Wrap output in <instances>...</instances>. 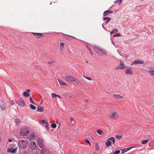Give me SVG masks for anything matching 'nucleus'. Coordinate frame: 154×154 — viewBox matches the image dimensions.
I'll list each match as a JSON object with an SVG mask.
<instances>
[{"label":"nucleus","mask_w":154,"mask_h":154,"mask_svg":"<svg viewBox=\"0 0 154 154\" xmlns=\"http://www.w3.org/2000/svg\"><path fill=\"white\" fill-rule=\"evenodd\" d=\"M83 77L91 81L92 80V79L90 78L87 77L85 76H83Z\"/></svg>","instance_id":"obj_46"},{"label":"nucleus","mask_w":154,"mask_h":154,"mask_svg":"<svg viewBox=\"0 0 154 154\" xmlns=\"http://www.w3.org/2000/svg\"><path fill=\"white\" fill-rule=\"evenodd\" d=\"M15 122L16 124H18L20 122V121L19 119L18 118H16L14 119Z\"/></svg>","instance_id":"obj_31"},{"label":"nucleus","mask_w":154,"mask_h":154,"mask_svg":"<svg viewBox=\"0 0 154 154\" xmlns=\"http://www.w3.org/2000/svg\"><path fill=\"white\" fill-rule=\"evenodd\" d=\"M110 140L108 139L106 143L105 144L106 147L109 148V146H110L112 144V142L110 141Z\"/></svg>","instance_id":"obj_21"},{"label":"nucleus","mask_w":154,"mask_h":154,"mask_svg":"<svg viewBox=\"0 0 154 154\" xmlns=\"http://www.w3.org/2000/svg\"><path fill=\"white\" fill-rule=\"evenodd\" d=\"M58 81L59 84L61 85H65L66 86H68V85L65 83V82L62 80H58Z\"/></svg>","instance_id":"obj_20"},{"label":"nucleus","mask_w":154,"mask_h":154,"mask_svg":"<svg viewBox=\"0 0 154 154\" xmlns=\"http://www.w3.org/2000/svg\"><path fill=\"white\" fill-rule=\"evenodd\" d=\"M150 69L151 70H149L148 71L150 75L154 76V69H151V68H150Z\"/></svg>","instance_id":"obj_26"},{"label":"nucleus","mask_w":154,"mask_h":154,"mask_svg":"<svg viewBox=\"0 0 154 154\" xmlns=\"http://www.w3.org/2000/svg\"><path fill=\"white\" fill-rule=\"evenodd\" d=\"M14 104V100H12L11 102H10V104L11 105H13Z\"/></svg>","instance_id":"obj_50"},{"label":"nucleus","mask_w":154,"mask_h":154,"mask_svg":"<svg viewBox=\"0 0 154 154\" xmlns=\"http://www.w3.org/2000/svg\"><path fill=\"white\" fill-rule=\"evenodd\" d=\"M46 128H47V129L48 130H49V128H50V127H49V123L48 122H47V124H46Z\"/></svg>","instance_id":"obj_36"},{"label":"nucleus","mask_w":154,"mask_h":154,"mask_svg":"<svg viewBox=\"0 0 154 154\" xmlns=\"http://www.w3.org/2000/svg\"><path fill=\"white\" fill-rule=\"evenodd\" d=\"M41 122L43 123V124H47V123L48 122H46V121L45 120H42V121H41Z\"/></svg>","instance_id":"obj_41"},{"label":"nucleus","mask_w":154,"mask_h":154,"mask_svg":"<svg viewBox=\"0 0 154 154\" xmlns=\"http://www.w3.org/2000/svg\"><path fill=\"white\" fill-rule=\"evenodd\" d=\"M51 127L53 128H55L57 126L54 123L51 124Z\"/></svg>","instance_id":"obj_35"},{"label":"nucleus","mask_w":154,"mask_h":154,"mask_svg":"<svg viewBox=\"0 0 154 154\" xmlns=\"http://www.w3.org/2000/svg\"><path fill=\"white\" fill-rule=\"evenodd\" d=\"M100 49V48L97 46H94V50L98 54H99V51Z\"/></svg>","instance_id":"obj_17"},{"label":"nucleus","mask_w":154,"mask_h":154,"mask_svg":"<svg viewBox=\"0 0 154 154\" xmlns=\"http://www.w3.org/2000/svg\"><path fill=\"white\" fill-rule=\"evenodd\" d=\"M103 20L104 21H106L107 20V21L106 22V24H107L108 22L111 20V18L108 17H106L104 18Z\"/></svg>","instance_id":"obj_24"},{"label":"nucleus","mask_w":154,"mask_h":154,"mask_svg":"<svg viewBox=\"0 0 154 154\" xmlns=\"http://www.w3.org/2000/svg\"><path fill=\"white\" fill-rule=\"evenodd\" d=\"M29 98H30V102L32 103H33V104L35 102L32 100L31 97H30Z\"/></svg>","instance_id":"obj_47"},{"label":"nucleus","mask_w":154,"mask_h":154,"mask_svg":"<svg viewBox=\"0 0 154 154\" xmlns=\"http://www.w3.org/2000/svg\"><path fill=\"white\" fill-rule=\"evenodd\" d=\"M8 141L9 142H11L12 141V140L11 139H8Z\"/></svg>","instance_id":"obj_52"},{"label":"nucleus","mask_w":154,"mask_h":154,"mask_svg":"<svg viewBox=\"0 0 154 154\" xmlns=\"http://www.w3.org/2000/svg\"><path fill=\"white\" fill-rule=\"evenodd\" d=\"M30 108L32 109L35 110L36 109V107L32 104H30L29 105Z\"/></svg>","instance_id":"obj_34"},{"label":"nucleus","mask_w":154,"mask_h":154,"mask_svg":"<svg viewBox=\"0 0 154 154\" xmlns=\"http://www.w3.org/2000/svg\"><path fill=\"white\" fill-rule=\"evenodd\" d=\"M119 116V115L117 113L115 112H113L109 115L108 117L111 119H115L118 118Z\"/></svg>","instance_id":"obj_5"},{"label":"nucleus","mask_w":154,"mask_h":154,"mask_svg":"<svg viewBox=\"0 0 154 154\" xmlns=\"http://www.w3.org/2000/svg\"><path fill=\"white\" fill-rule=\"evenodd\" d=\"M37 38H41L43 36L44 34L43 33L31 32Z\"/></svg>","instance_id":"obj_9"},{"label":"nucleus","mask_w":154,"mask_h":154,"mask_svg":"<svg viewBox=\"0 0 154 154\" xmlns=\"http://www.w3.org/2000/svg\"><path fill=\"white\" fill-rule=\"evenodd\" d=\"M120 152V151L118 150L116 151L113 154H119Z\"/></svg>","instance_id":"obj_42"},{"label":"nucleus","mask_w":154,"mask_h":154,"mask_svg":"<svg viewBox=\"0 0 154 154\" xmlns=\"http://www.w3.org/2000/svg\"><path fill=\"white\" fill-rule=\"evenodd\" d=\"M16 103L20 106L24 107L25 106L24 100L22 98H20L19 101L16 102Z\"/></svg>","instance_id":"obj_7"},{"label":"nucleus","mask_w":154,"mask_h":154,"mask_svg":"<svg viewBox=\"0 0 154 154\" xmlns=\"http://www.w3.org/2000/svg\"><path fill=\"white\" fill-rule=\"evenodd\" d=\"M74 77L70 75L66 76V81L67 82H72L73 81L74 79Z\"/></svg>","instance_id":"obj_8"},{"label":"nucleus","mask_w":154,"mask_h":154,"mask_svg":"<svg viewBox=\"0 0 154 154\" xmlns=\"http://www.w3.org/2000/svg\"><path fill=\"white\" fill-rule=\"evenodd\" d=\"M0 107H1L2 109L3 110H5L6 109V107L5 105L3 104V103L2 101L1 102H0Z\"/></svg>","instance_id":"obj_25"},{"label":"nucleus","mask_w":154,"mask_h":154,"mask_svg":"<svg viewBox=\"0 0 154 154\" xmlns=\"http://www.w3.org/2000/svg\"><path fill=\"white\" fill-rule=\"evenodd\" d=\"M109 140H110L112 142L113 144H114L115 142V139L114 137H112L109 138Z\"/></svg>","instance_id":"obj_33"},{"label":"nucleus","mask_w":154,"mask_h":154,"mask_svg":"<svg viewBox=\"0 0 154 154\" xmlns=\"http://www.w3.org/2000/svg\"><path fill=\"white\" fill-rule=\"evenodd\" d=\"M71 123L72 125H74L75 124V120L73 118H71Z\"/></svg>","instance_id":"obj_30"},{"label":"nucleus","mask_w":154,"mask_h":154,"mask_svg":"<svg viewBox=\"0 0 154 154\" xmlns=\"http://www.w3.org/2000/svg\"><path fill=\"white\" fill-rule=\"evenodd\" d=\"M41 154H49L48 150L45 148L42 149L41 151Z\"/></svg>","instance_id":"obj_13"},{"label":"nucleus","mask_w":154,"mask_h":154,"mask_svg":"<svg viewBox=\"0 0 154 154\" xmlns=\"http://www.w3.org/2000/svg\"><path fill=\"white\" fill-rule=\"evenodd\" d=\"M120 36V33H117L114 36V37Z\"/></svg>","instance_id":"obj_45"},{"label":"nucleus","mask_w":154,"mask_h":154,"mask_svg":"<svg viewBox=\"0 0 154 154\" xmlns=\"http://www.w3.org/2000/svg\"><path fill=\"white\" fill-rule=\"evenodd\" d=\"M37 143L40 148L42 149L45 148L44 141L42 139L40 138L39 139L37 142Z\"/></svg>","instance_id":"obj_4"},{"label":"nucleus","mask_w":154,"mask_h":154,"mask_svg":"<svg viewBox=\"0 0 154 154\" xmlns=\"http://www.w3.org/2000/svg\"><path fill=\"white\" fill-rule=\"evenodd\" d=\"M88 50L89 51V52H90V54L92 56H93V53H92V51H91V49L90 48H88Z\"/></svg>","instance_id":"obj_49"},{"label":"nucleus","mask_w":154,"mask_h":154,"mask_svg":"<svg viewBox=\"0 0 154 154\" xmlns=\"http://www.w3.org/2000/svg\"><path fill=\"white\" fill-rule=\"evenodd\" d=\"M123 0H116V1H115V2L116 3H119V5H120L122 1Z\"/></svg>","instance_id":"obj_39"},{"label":"nucleus","mask_w":154,"mask_h":154,"mask_svg":"<svg viewBox=\"0 0 154 154\" xmlns=\"http://www.w3.org/2000/svg\"><path fill=\"white\" fill-rule=\"evenodd\" d=\"M30 92V90L27 89L26 90V91L24 92L23 93V96L25 97H28L29 96V94L28 93Z\"/></svg>","instance_id":"obj_16"},{"label":"nucleus","mask_w":154,"mask_h":154,"mask_svg":"<svg viewBox=\"0 0 154 154\" xmlns=\"http://www.w3.org/2000/svg\"><path fill=\"white\" fill-rule=\"evenodd\" d=\"M63 36L66 39L68 40H71L72 38H75L73 36L67 35H64Z\"/></svg>","instance_id":"obj_19"},{"label":"nucleus","mask_w":154,"mask_h":154,"mask_svg":"<svg viewBox=\"0 0 154 154\" xmlns=\"http://www.w3.org/2000/svg\"><path fill=\"white\" fill-rule=\"evenodd\" d=\"M85 102L86 103H87L88 102V99H86L85 100Z\"/></svg>","instance_id":"obj_53"},{"label":"nucleus","mask_w":154,"mask_h":154,"mask_svg":"<svg viewBox=\"0 0 154 154\" xmlns=\"http://www.w3.org/2000/svg\"><path fill=\"white\" fill-rule=\"evenodd\" d=\"M36 111L38 112H42L43 111V109L41 106H38L37 107Z\"/></svg>","instance_id":"obj_22"},{"label":"nucleus","mask_w":154,"mask_h":154,"mask_svg":"<svg viewBox=\"0 0 154 154\" xmlns=\"http://www.w3.org/2000/svg\"><path fill=\"white\" fill-rule=\"evenodd\" d=\"M116 137L119 140L121 138L122 136L120 135H116Z\"/></svg>","instance_id":"obj_38"},{"label":"nucleus","mask_w":154,"mask_h":154,"mask_svg":"<svg viewBox=\"0 0 154 154\" xmlns=\"http://www.w3.org/2000/svg\"><path fill=\"white\" fill-rule=\"evenodd\" d=\"M29 147L32 150H35L37 148L36 143L35 141H32L30 143Z\"/></svg>","instance_id":"obj_6"},{"label":"nucleus","mask_w":154,"mask_h":154,"mask_svg":"<svg viewBox=\"0 0 154 154\" xmlns=\"http://www.w3.org/2000/svg\"><path fill=\"white\" fill-rule=\"evenodd\" d=\"M18 143L19 148L21 149L26 148L29 145L28 141L27 140H19L18 141Z\"/></svg>","instance_id":"obj_1"},{"label":"nucleus","mask_w":154,"mask_h":154,"mask_svg":"<svg viewBox=\"0 0 154 154\" xmlns=\"http://www.w3.org/2000/svg\"><path fill=\"white\" fill-rule=\"evenodd\" d=\"M133 148V147H132L128 148H126V149H122V154L125 153V152H127V151L129 150L130 149H131V148Z\"/></svg>","instance_id":"obj_23"},{"label":"nucleus","mask_w":154,"mask_h":154,"mask_svg":"<svg viewBox=\"0 0 154 154\" xmlns=\"http://www.w3.org/2000/svg\"><path fill=\"white\" fill-rule=\"evenodd\" d=\"M143 61L142 60H135L134 61L133 63H132L131 65H133V64H142L143 63Z\"/></svg>","instance_id":"obj_15"},{"label":"nucleus","mask_w":154,"mask_h":154,"mask_svg":"<svg viewBox=\"0 0 154 154\" xmlns=\"http://www.w3.org/2000/svg\"><path fill=\"white\" fill-rule=\"evenodd\" d=\"M87 47L88 49V48H89L88 47V46H87Z\"/></svg>","instance_id":"obj_57"},{"label":"nucleus","mask_w":154,"mask_h":154,"mask_svg":"<svg viewBox=\"0 0 154 154\" xmlns=\"http://www.w3.org/2000/svg\"><path fill=\"white\" fill-rule=\"evenodd\" d=\"M113 97L114 98L116 99H122L124 98V97L122 96L117 94H114L113 95Z\"/></svg>","instance_id":"obj_18"},{"label":"nucleus","mask_w":154,"mask_h":154,"mask_svg":"<svg viewBox=\"0 0 154 154\" xmlns=\"http://www.w3.org/2000/svg\"><path fill=\"white\" fill-rule=\"evenodd\" d=\"M99 54H98L100 56H102L104 55H107V54L106 53V51L105 50L100 48L99 51Z\"/></svg>","instance_id":"obj_12"},{"label":"nucleus","mask_w":154,"mask_h":154,"mask_svg":"<svg viewBox=\"0 0 154 154\" xmlns=\"http://www.w3.org/2000/svg\"><path fill=\"white\" fill-rule=\"evenodd\" d=\"M112 44H114H114H115L114 43V42H112Z\"/></svg>","instance_id":"obj_56"},{"label":"nucleus","mask_w":154,"mask_h":154,"mask_svg":"<svg viewBox=\"0 0 154 154\" xmlns=\"http://www.w3.org/2000/svg\"><path fill=\"white\" fill-rule=\"evenodd\" d=\"M113 11L108 10L105 11L103 13V16H108L109 14H112L113 13Z\"/></svg>","instance_id":"obj_14"},{"label":"nucleus","mask_w":154,"mask_h":154,"mask_svg":"<svg viewBox=\"0 0 154 154\" xmlns=\"http://www.w3.org/2000/svg\"><path fill=\"white\" fill-rule=\"evenodd\" d=\"M54 62L53 60H51V61H48V63L49 64H52V63H54Z\"/></svg>","instance_id":"obj_44"},{"label":"nucleus","mask_w":154,"mask_h":154,"mask_svg":"<svg viewBox=\"0 0 154 154\" xmlns=\"http://www.w3.org/2000/svg\"><path fill=\"white\" fill-rule=\"evenodd\" d=\"M118 32V30L117 29H113L112 31V32H111V33H110V34H113L114 33H116V32Z\"/></svg>","instance_id":"obj_32"},{"label":"nucleus","mask_w":154,"mask_h":154,"mask_svg":"<svg viewBox=\"0 0 154 154\" xmlns=\"http://www.w3.org/2000/svg\"><path fill=\"white\" fill-rule=\"evenodd\" d=\"M1 140H2L1 138V137H0V142L1 141Z\"/></svg>","instance_id":"obj_55"},{"label":"nucleus","mask_w":154,"mask_h":154,"mask_svg":"<svg viewBox=\"0 0 154 154\" xmlns=\"http://www.w3.org/2000/svg\"><path fill=\"white\" fill-rule=\"evenodd\" d=\"M29 132L27 129L26 127H24L21 128L20 130V134L21 136H26L28 135Z\"/></svg>","instance_id":"obj_3"},{"label":"nucleus","mask_w":154,"mask_h":154,"mask_svg":"<svg viewBox=\"0 0 154 154\" xmlns=\"http://www.w3.org/2000/svg\"><path fill=\"white\" fill-rule=\"evenodd\" d=\"M94 154H96V153H95V152H94Z\"/></svg>","instance_id":"obj_58"},{"label":"nucleus","mask_w":154,"mask_h":154,"mask_svg":"<svg viewBox=\"0 0 154 154\" xmlns=\"http://www.w3.org/2000/svg\"><path fill=\"white\" fill-rule=\"evenodd\" d=\"M57 94H54V93H52V98L54 97H57Z\"/></svg>","instance_id":"obj_43"},{"label":"nucleus","mask_w":154,"mask_h":154,"mask_svg":"<svg viewBox=\"0 0 154 154\" xmlns=\"http://www.w3.org/2000/svg\"><path fill=\"white\" fill-rule=\"evenodd\" d=\"M97 132L98 134L100 135L102 134L103 133V131L100 129L97 130Z\"/></svg>","instance_id":"obj_29"},{"label":"nucleus","mask_w":154,"mask_h":154,"mask_svg":"<svg viewBox=\"0 0 154 154\" xmlns=\"http://www.w3.org/2000/svg\"><path fill=\"white\" fill-rule=\"evenodd\" d=\"M86 141L90 146H91V144L90 143V142L88 140V139H86Z\"/></svg>","instance_id":"obj_48"},{"label":"nucleus","mask_w":154,"mask_h":154,"mask_svg":"<svg viewBox=\"0 0 154 154\" xmlns=\"http://www.w3.org/2000/svg\"><path fill=\"white\" fill-rule=\"evenodd\" d=\"M71 97V96H70V97H69L70 98V97Z\"/></svg>","instance_id":"obj_59"},{"label":"nucleus","mask_w":154,"mask_h":154,"mask_svg":"<svg viewBox=\"0 0 154 154\" xmlns=\"http://www.w3.org/2000/svg\"><path fill=\"white\" fill-rule=\"evenodd\" d=\"M125 65L124 64V62H122V60L120 61V64L119 67H115L116 69L118 70L119 69H123L125 68Z\"/></svg>","instance_id":"obj_10"},{"label":"nucleus","mask_w":154,"mask_h":154,"mask_svg":"<svg viewBox=\"0 0 154 154\" xmlns=\"http://www.w3.org/2000/svg\"><path fill=\"white\" fill-rule=\"evenodd\" d=\"M23 154H28V153L27 152H25Z\"/></svg>","instance_id":"obj_54"},{"label":"nucleus","mask_w":154,"mask_h":154,"mask_svg":"<svg viewBox=\"0 0 154 154\" xmlns=\"http://www.w3.org/2000/svg\"><path fill=\"white\" fill-rule=\"evenodd\" d=\"M125 73L127 75H132L133 72L132 69L130 67L126 68L125 70Z\"/></svg>","instance_id":"obj_11"},{"label":"nucleus","mask_w":154,"mask_h":154,"mask_svg":"<svg viewBox=\"0 0 154 154\" xmlns=\"http://www.w3.org/2000/svg\"><path fill=\"white\" fill-rule=\"evenodd\" d=\"M149 141L148 140H145L143 141L142 140L141 143L143 144H146L148 141Z\"/></svg>","instance_id":"obj_37"},{"label":"nucleus","mask_w":154,"mask_h":154,"mask_svg":"<svg viewBox=\"0 0 154 154\" xmlns=\"http://www.w3.org/2000/svg\"><path fill=\"white\" fill-rule=\"evenodd\" d=\"M9 146L10 147L8 149L7 151L9 153H15L17 149L16 145L13 143L10 145Z\"/></svg>","instance_id":"obj_2"},{"label":"nucleus","mask_w":154,"mask_h":154,"mask_svg":"<svg viewBox=\"0 0 154 154\" xmlns=\"http://www.w3.org/2000/svg\"><path fill=\"white\" fill-rule=\"evenodd\" d=\"M73 81L75 82L78 84H80L81 85L82 84L79 81V80L75 78V79Z\"/></svg>","instance_id":"obj_28"},{"label":"nucleus","mask_w":154,"mask_h":154,"mask_svg":"<svg viewBox=\"0 0 154 154\" xmlns=\"http://www.w3.org/2000/svg\"><path fill=\"white\" fill-rule=\"evenodd\" d=\"M64 45H65V44L64 43L61 42L60 44V48H61L62 47L63 48L64 47Z\"/></svg>","instance_id":"obj_40"},{"label":"nucleus","mask_w":154,"mask_h":154,"mask_svg":"<svg viewBox=\"0 0 154 154\" xmlns=\"http://www.w3.org/2000/svg\"><path fill=\"white\" fill-rule=\"evenodd\" d=\"M95 151H99V150L100 149H99V145L97 143H95Z\"/></svg>","instance_id":"obj_27"},{"label":"nucleus","mask_w":154,"mask_h":154,"mask_svg":"<svg viewBox=\"0 0 154 154\" xmlns=\"http://www.w3.org/2000/svg\"><path fill=\"white\" fill-rule=\"evenodd\" d=\"M57 97H58L60 98V99H61V97L59 95H58L57 94Z\"/></svg>","instance_id":"obj_51"}]
</instances>
